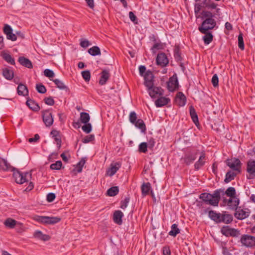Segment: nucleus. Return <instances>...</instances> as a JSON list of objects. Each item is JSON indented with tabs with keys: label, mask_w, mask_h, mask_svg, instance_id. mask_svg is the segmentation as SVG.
Listing matches in <instances>:
<instances>
[{
	"label": "nucleus",
	"mask_w": 255,
	"mask_h": 255,
	"mask_svg": "<svg viewBox=\"0 0 255 255\" xmlns=\"http://www.w3.org/2000/svg\"><path fill=\"white\" fill-rule=\"evenodd\" d=\"M156 62L158 65L164 67L168 64L169 61L166 54L163 52H161L157 54Z\"/></svg>",
	"instance_id": "10"
},
{
	"label": "nucleus",
	"mask_w": 255,
	"mask_h": 255,
	"mask_svg": "<svg viewBox=\"0 0 255 255\" xmlns=\"http://www.w3.org/2000/svg\"><path fill=\"white\" fill-rule=\"evenodd\" d=\"M239 235V231L235 229L231 228L229 236L232 237H237Z\"/></svg>",
	"instance_id": "61"
},
{
	"label": "nucleus",
	"mask_w": 255,
	"mask_h": 255,
	"mask_svg": "<svg viewBox=\"0 0 255 255\" xmlns=\"http://www.w3.org/2000/svg\"><path fill=\"white\" fill-rule=\"evenodd\" d=\"M124 215L122 211L120 210L116 211L113 215V220L114 222L119 224L121 225L122 224V220Z\"/></svg>",
	"instance_id": "19"
},
{
	"label": "nucleus",
	"mask_w": 255,
	"mask_h": 255,
	"mask_svg": "<svg viewBox=\"0 0 255 255\" xmlns=\"http://www.w3.org/2000/svg\"><path fill=\"white\" fill-rule=\"evenodd\" d=\"M26 105L33 111H37L40 109L37 103L32 100H27L26 101Z\"/></svg>",
	"instance_id": "32"
},
{
	"label": "nucleus",
	"mask_w": 255,
	"mask_h": 255,
	"mask_svg": "<svg viewBox=\"0 0 255 255\" xmlns=\"http://www.w3.org/2000/svg\"><path fill=\"white\" fill-rule=\"evenodd\" d=\"M45 104L49 106H52L54 104V101L51 97L46 98L44 99Z\"/></svg>",
	"instance_id": "60"
},
{
	"label": "nucleus",
	"mask_w": 255,
	"mask_h": 255,
	"mask_svg": "<svg viewBox=\"0 0 255 255\" xmlns=\"http://www.w3.org/2000/svg\"><path fill=\"white\" fill-rule=\"evenodd\" d=\"M90 116L87 113L82 112L80 113V120L82 123H88L90 121Z\"/></svg>",
	"instance_id": "36"
},
{
	"label": "nucleus",
	"mask_w": 255,
	"mask_h": 255,
	"mask_svg": "<svg viewBox=\"0 0 255 255\" xmlns=\"http://www.w3.org/2000/svg\"><path fill=\"white\" fill-rule=\"evenodd\" d=\"M178 81H168L167 87L169 91L173 92L178 88Z\"/></svg>",
	"instance_id": "20"
},
{
	"label": "nucleus",
	"mask_w": 255,
	"mask_h": 255,
	"mask_svg": "<svg viewBox=\"0 0 255 255\" xmlns=\"http://www.w3.org/2000/svg\"><path fill=\"white\" fill-rule=\"evenodd\" d=\"M17 90L19 95L25 96L28 95V91L25 85L19 84L17 88Z\"/></svg>",
	"instance_id": "22"
},
{
	"label": "nucleus",
	"mask_w": 255,
	"mask_h": 255,
	"mask_svg": "<svg viewBox=\"0 0 255 255\" xmlns=\"http://www.w3.org/2000/svg\"><path fill=\"white\" fill-rule=\"evenodd\" d=\"M0 167L1 169L3 170H11L14 171L15 168L11 166L9 163H8L6 160L2 159L0 162Z\"/></svg>",
	"instance_id": "26"
},
{
	"label": "nucleus",
	"mask_w": 255,
	"mask_h": 255,
	"mask_svg": "<svg viewBox=\"0 0 255 255\" xmlns=\"http://www.w3.org/2000/svg\"><path fill=\"white\" fill-rule=\"evenodd\" d=\"M174 57L177 62H180L182 61V57L180 52V49L179 47L177 46L175 48L174 50Z\"/></svg>",
	"instance_id": "43"
},
{
	"label": "nucleus",
	"mask_w": 255,
	"mask_h": 255,
	"mask_svg": "<svg viewBox=\"0 0 255 255\" xmlns=\"http://www.w3.org/2000/svg\"><path fill=\"white\" fill-rule=\"evenodd\" d=\"M163 49V45L161 43H154L151 47V50L153 53L155 54L156 52V50H160Z\"/></svg>",
	"instance_id": "48"
},
{
	"label": "nucleus",
	"mask_w": 255,
	"mask_h": 255,
	"mask_svg": "<svg viewBox=\"0 0 255 255\" xmlns=\"http://www.w3.org/2000/svg\"><path fill=\"white\" fill-rule=\"evenodd\" d=\"M62 165V163L61 161H57L55 163L51 164L50 168L52 170H59Z\"/></svg>",
	"instance_id": "45"
},
{
	"label": "nucleus",
	"mask_w": 255,
	"mask_h": 255,
	"mask_svg": "<svg viewBox=\"0 0 255 255\" xmlns=\"http://www.w3.org/2000/svg\"><path fill=\"white\" fill-rule=\"evenodd\" d=\"M12 32V29L8 24H5L3 28V32L7 36Z\"/></svg>",
	"instance_id": "57"
},
{
	"label": "nucleus",
	"mask_w": 255,
	"mask_h": 255,
	"mask_svg": "<svg viewBox=\"0 0 255 255\" xmlns=\"http://www.w3.org/2000/svg\"><path fill=\"white\" fill-rule=\"evenodd\" d=\"M55 198V195L53 193H48L47 195V200L49 202H52Z\"/></svg>",
	"instance_id": "62"
},
{
	"label": "nucleus",
	"mask_w": 255,
	"mask_h": 255,
	"mask_svg": "<svg viewBox=\"0 0 255 255\" xmlns=\"http://www.w3.org/2000/svg\"><path fill=\"white\" fill-rule=\"evenodd\" d=\"M226 163L233 170L238 173L240 172L241 163L239 159L233 158L228 159L226 161Z\"/></svg>",
	"instance_id": "6"
},
{
	"label": "nucleus",
	"mask_w": 255,
	"mask_h": 255,
	"mask_svg": "<svg viewBox=\"0 0 255 255\" xmlns=\"http://www.w3.org/2000/svg\"><path fill=\"white\" fill-rule=\"evenodd\" d=\"M13 176L17 183L21 184L30 180L31 174L28 172L22 173L18 170H14Z\"/></svg>",
	"instance_id": "5"
},
{
	"label": "nucleus",
	"mask_w": 255,
	"mask_h": 255,
	"mask_svg": "<svg viewBox=\"0 0 255 255\" xmlns=\"http://www.w3.org/2000/svg\"><path fill=\"white\" fill-rule=\"evenodd\" d=\"M94 139H95L94 135L91 134V135H89L85 136L83 139L82 141H83V142L86 143H88L90 141H93V140H94Z\"/></svg>",
	"instance_id": "54"
},
{
	"label": "nucleus",
	"mask_w": 255,
	"mask_h": 255,
	"mask_svg": "<svg viewBox=\"0 0 255 255\" xmlns=\"http://www.w3.org/2000/svg\"><path fill=\"white\" fill-rule=\"evenodd\" d=\"M221 214L217 213L213 211H210L209 212V217L217 223H220Z\"/></svg>",
	"instance_id": "31"
},
{
	"label": "nucleus",
	"mask_w": 255,
	"mask_h": 255,
	"mask_svg": "<svg viewBox=\"0 0 255 255\" xmlns=\"http://www.w3.org/2000/svg\"><path fill=\"white\" fill-rule=\"evenodd\" d=\"M221 193H223V190L222 189L215 191L212 194L203 193L200 195L199 198L207 204L213 206H217L221 199Z\"/></svg>",
	"instance_id": "1"
},
{
	"label": "nucleus",
	"mask_w": 255,
	"mask_h": 255,
	"mask_svg": "<svg viewBox=\"0 0 255 255\" xmlns=\"http://www.w3.org/2000/svg\"><path fill=\"white\" fill-rule=\"evenodd\" d=\"M147 144L146 142H142L139 145V151L145 153L147 151Z\"/></svg>",
	"instance_id": "52"
},
{
	"label": "nucleus",
	"mask_w": 255,
	"mask_h": 255,
	"mask_svg": "<svg viewBox=\"0 0 255 255\" xmlns=\"http://www.w3.org/2000/svg\"><path fill=\"white\" fill-rule=\"evenodd\" d=\"M82 76L84 80H90L91 77V74L90 71L85 70L82 71Z\"/></svg>",
	"instance_id": "56"
},
{
	"label": "nucleus",
	"mask_w": 255,
	"mask_h": 255,
	"mask_svg": "<svg viewBox=\"0 0 255 255\" xmlns=\"http://www.w3.org/2000/svg\"><path fill=\"white\" fill-rule=\"evenodd\" d=\"M180 233V230L177 227V225L174 224L171 226V230L169 232V235L173 237H175Z\"/></svg>",
	"instance_id": "39"
},
{
	"label": "nucleus",
	"mask_w": 255,
	"mask_h": 255,
	"mask_svg": "<svg viewBox=\"0 0 255 255\" xmlns=\"http://www.w3.org/2000/svg\"><path fill=\"white\" fill-rule=\"evenodd\" d=\"M216 25V22L214 18H206L202 22L201 25L198 27V30L202 33H205L209 30L213 29Z\"/></svg>",
	"instance_id": "4"
},
{
	"label": "nucleus",
	"mask_w": 255,
	"mask_h": 255,
	"mask_svg": "<svg viewBox=\"0 0 255 255\" xmlns=\"http://www.w3.org/2000/svg\"><path fill=\"white\" fill-rule=\"evenodd\" d=\"M205 35L203 37L204 43L205 44H209L210 43L213 39V36L212 33L210 32L207 31L205 33H204Z\"/></svg>",
	"instance_id": "33"
},
{
	"label": "nucleus",
	"mask_w": 255,
	"mask_h": 255,
	"mask_svg": "<svg viewBox=\"0 0 255 255\" xmlns=\"http://www.w3.org/2000/svg\"><path fill=\"white\" fill-rule=\"evenodd\" d=\"M33 237L35 238H36L38 240L43 241H47L50 240V237L49 235L44 234L42 233V232L40 231H36L34 234Z\"/></svg>",
	"instance_id": "18"
},
{
	"label": "nucleus",
	"mask_w": 255,
	"mask_h": 255,
	"mask_svg": "<svg viewBox=\"0 0 255 255\" xmlns=\"http://www.w3.org/2000/svg\"><path fill=\"white\" fill-rule=\"evenodd\" d=\"M237 173H238L234 170L228 172L226 175V178L224 180L225 182L226 183H228L233 180Z\"/></svg>",
	"instance_id": "30"
},
{
	"label": "nucleus",
	"mask_w": 255,
	"mask_h": 255,
	"mask_svg": "<svg viewBox=\"0 0 255 255\" xmlns=\"http://www.w3.org/2000/svg\"><path fill=\"white\" fill-rule=\"evenodd\" d=\"M190 114L193 122L197 126L199 124L198 118L195 109L193 106L190 107Z\"/></svg>",
	"instance_id": "28"
},
{
	"label": "nucleus",
	"mask_w": 255,
	"mask_h": 255,
	"mask_svg": "<svg viewBox=\"0 0 255 255\" xmlns=\"http://www.w3.org/2000/svg\"><path fill=\"white\" fill-rule=\"evenodd\" d=\"M223 202L232 209H237L239 204V199L236 197H230L229 199H224Z\"/></svg>",
	"instance_id": "11"
},
{
	"label": "nucleus",
	"mask_w": 255,
	"mask_h": 255,
	"mask_svg": "<svg viewBox=\"0 0 255 255\" xmlns=\"http://www.w3.org/2000/svg\"><path fill=\"white\" fill-rule=\"evenodd\" d=\"M53 82L59 89L64 90L67 88L66 85L62 82V81H53Z\"/></svg>",
	"instance_id": "47"
},
{
	"label": "nucleus",
	"mask_w": 255,
	"mask_h": 255,
	"mask_svg": "<svg viewBox=\"0 0 255 255\" xmlns=\"http://www.w3.org/2000/svg\"><path fill=\"white\" fill-rule=\"evenodd\" d=\"M156 98L157 99L155 101V105L156 107H162L167 105L171 101L170 98L163 96H160Z\"/></svg>",
	"instance_id": "13"
},
{
	"label": "nucleus",
	"mask_w": 255,
	"mask_h": 255,
	"mask_svg": "<svg viewBox=\"0 0 255 255\" xmlns=\"http://www.w3.org/2000/svg\"><path fill=\"white\" fill-rule=\"evenodd\" d=\"M241 242L243 245L247 247H252L255 246V237L248 235H243Z\"/></svg>",
	"instance_id": "7"
},
{
	"label": "nucleus",
	"mask_w": 255,
	"mask_h": 255,
	"mask_svg": "<svg viewBox=\"0 0 255 255\" xmlns=\"http://www.w3.org/2000/svg\"><path fill=\"white\" fill-rule=\"evenodd\" d=\"M100 74L101 78L100 80H108L110 76L109 71L106 69L102 70Z\"/></svg>",
	"instance_id": "44"
},
{
	"label": "nucleus",
	"mask_w": 255,
	"mask_h": 255,
	"mask_svg": "<svg viewBox=\"0 0 255 255\" xmlns=\"http://www.w3.org/2000/svg\"><path fill=\"white\" fill-rule=\"evenodd\" d=\"M51 134L52 135V137L54 138L58 148H60L61 145V140L59 131L56 130H52L51 131Z\"/></svg>",
	"instance_id": "21"
},
{
	"label": "nucleus",
	"mask_w": 255,
	"mask_h": 255,
	"mask_svg": "<svg viewBox=\"0 0 255 255\" xmlns=\"http://www.w3.org/2000/svg\"><path fill=\"white\" fill-rule=\"evenodd\" d=\"M18 62L21 65L27 68L31 69L33 68V65L31 61L25 57L20 56L18 58Z\"/></svg>",
	"instance_id": "17"
},
{
	"label": "nucleus",
	"mask_w": 255,
	"mask_h": 255,
	"mask_svg": "<svg viewBox=\"0 0 255 255\" xmlns=\"http://www.w3.org/2000/svg\"><path fill=\"white\" fill-rule=\"evenodd\" d=\"M186 102V98L182 92H178L176 94L175 103V104L179 106H184Z\"/></svg>",
	"instance_id": "14"
},
{
	"label": "nucleus",
	"mask_w": 255,
	"mask_h": 255,
	"mask_svg": "<svg viewBox=\"0 0 255 255\" xmlns=\"http://www.w3.org/2000/svg\"><path fill=\"white\" fill-rule=\"evenodd\" d=\"M226 194L228 196L230 197H236V190L234 187H229L226 192L224 193L223 191V193H221V195Z\"/></svg>",
	"instance_id": "38"
},
{
	"label": "nucleus",
	"mask_w": 255,
	"mask_h": 255,
	"mask_svg": "<svg viewBox=\"0 0 255 255\" xmlns=\"http://www.w3.org/2000/svg\"><path fill=\"white\" fill-rule=\"evenodd\" d=\"M205 153H202L201 155L200 156L198 160L195 163L194 166L196 170H198L201 167L204 165L205 163Z\"/></svg>",
	"instance_id": "29"
},
{
	"label": "nucleus",
	"mask_w": 255,
	"mask_h": 255,
	"mask_svg": "<svg viewBox=\"0 0 255 255\" xmlns=\"http://www.w3.org/2000/svg\"><path fill=\"white\" fill-rule=\"evenodd\" d=\"M230 229L228 226H224L221 229L222 233L226 236H229L230 234Z\"/></svg>",
	"instance_id": "59"
},
{
	"label": "nucleus",
	"mask_w": 255,
	"mask_h": 255,
	"mask_svg": "<svg viewBox=\"0 0 255 255\" xmlns=\"http://www.w3.org/2000/svg\"><path fill=\"white\" fill-rule=\"evenodd\" d=\"M238 46L242 50L245 48L243 34L241 33L238 36Z\"/></svg>",
	"instance_id": "46"
},
{
	"label": "nucleus",
	"mask_w": 255,
	"mask_h": 255,
	"mask_svg": "<svg viewBox=\"0 0 255 255\" xmlns=\"http://www.w3.org/2000/svg\"><path fill=\"white\" fill-rule=\"evenodd\" d=\"M196 154L187 155L184 158V161L187 164H190L196 159Z\"/></svg>",
	"instance_id": "37"
},
{
	"label": "nucleus",
	"mask_w": 255,
	"mask_h": 255,
	"mask_svg": "<svg viewBox=\"0 0 255 255\" xmlns=\"http://www.w3.org/2000/svg\"><path fill=\"white\" fill-rule=\"evenodd\" d=\"M1 57L2 58L6 61L7 63L11 64V65H14L15 64V61L13 58L11 57V56L4 51H2L0 54Z\"/></svg>",
	"instance_id": "23"
},
{
	"label": "nucleus",
	"mask_w": 255,
	"mask_h": 255,
	"mask_svg": "<svg viewBox=\"0 0 255 255\" xmlns=\"http://www.w3.org/2000/svg\"><path fill=\"white\" fill-rule=\"evenodd\" d=\"M250 213V211L248 209H239L236 211L235 216L238 219L243 220L247 218L249 216Z\"/></svg>",
	"instance_id": "15"
},
{
	"label": "nucleus",
	"mask_w": 255,
	"mask_h": 255,
	"mask_svg": "<svg viewBox=\"0 0 255 255\" xmlns=\"http://www.w3.org/2000/svg\"><path fill=\"white\" fill-rule=\"evenodd\" d=\"M136 119L137 117L136 113L134 112H131L129 115L130 122L132 124H134V123L137 121Z\"/></svg>",
	"instance_id": "58"
},
{
	"label": "nucleus",
	"mask_w": 255,
	"mask_h": 255,
	"mask_svg": "<svg viewBox=\"0 0 255 255\" xmlns=\"http://www.w3.org/2000/svg\"><path fill=\"white\" fill-rule=\"evenodd\" d=\"M36 88L37 91L40 93L43 94L46 91L45 87L40 84H37Z\"/></svg>",
	"instance_id": "55"
},
{
	"label": "nucleus",
	"mask_w": 255,
	"mask_h": 255,
	"mask_svg": "<svg viewBox=\"0 0 255 255\" xmlns=\"http://www.w3.org/2000/svg\"><path fill=\"white\" fill-rule=\"evenodd\" d=\"M121 164L120 162L112 163L110 167L107 171V174L110 176H113L121 167Z\"/></svg>",
	"instance_id": "16"
},
{
	"label": "nucleus",
	"mask_w": 255,
	"mask_h": 255,
	"mask_svg": "<svg viewBox=\"0 0 255 255\" xmlns=\"http://www.w3.org/2000/svg\"><path fill=\"white\" fill-rule=\"evenodd\" d=\"M44 75L46 77H48V78H52L54 77V72L50 69H46L44 70L43 71Z\"/></svg>",
	"instance_id": "50"
},
{
	"label": "nucleus",
	"mask_w": 255,
	"mask_h": 255,
	"mask_svg": "<svg viewBox=\"0 0 255 255\" xmlns=\"http://www.w3.org/2000/svg\"><path fill=\"white\" fill-rule=\"evenodd\" d=\"M17 224L20 226H22L20 223H17ZM4 225L8 228L12 229L17 225V222L11 218H8L4 221Z\"/></svg>",
	"instance_id": "24"
},
{
	"label": "nucleus",
	"mask_w": 255,
	"mask_h": 255,
	"mask_svg": "<svg viewBox=\"0 0 255 255\" xmlns=\"http://www.w3.org/2000/svg\"><path fill=\"white\" fill-rule=\"evenodd\" d=\"M129 201V199L128 198H126L125 200L122 202L121 208L122 209H125L128 205V204Z\"/></svg>",
	"instance_id": "64"
},
{
	"label": "nucleus",
	"mask_w": 255,
	"mask_h": 255,
	"mask_svg": "<svg viewBox=\"0 0 255 255\" xmlns=\"http://www.w3.org/2000/svg\"><path fill=\"white\" fill-rule=\"evenodd\" d=\"M86 163V159L84 158L81 159V160L77 163L75 167V170L78 172H81L82 171L83 166Z\"/></svg>",
	"instance_id": "41"
},
{
	"label": "nucleus",
	"mask_w": 255,
	"mask_h": 255,
	"mask_svg": "<svg viewBox=\"0 0 255 255\" xmlns=\"http://www.w3.org/2000/svg\"><path fill=\"white\" fill-rule=\"evenodd\" d=\"M2 75L7 80H12L13 78L14 73L12 70L5 68L3 69Z\"/></svg>",
	"instance_id": "27"
},
{
	"label": "nucleus",
	"mask_w": 255,
	"mask_h": 255,
	"mask_svg": "<svg viewBox=\"0 0 255 255\" xmlns=\"http://www.w3.org/2000/svg\"><path fill=\"white\" fill-rule=\"evenodd\" d=\"M119 193V188L117 186H114L107 191V194L110 196H114L118 194Z\"/></svg>",
	"instance_id": "40"
},
{
	"label": "nucleus",
	"mask_w": 255,
	"mask_h": 255,
	"mask_svg": "<svg viewBox=\"0 0 255 255\" xmlns=\"http://www.w3.org/2000/svg\"><path fill=\"white\" fill-rule=\"evenodd\" d=\"M88 53L92 56H96L101 55V51L99 47L97 46H93L89 48L88 51Z\"/></svg>",
	"instance_id": "34"
},
{
	"label": "nucleus",
	"mask_w": 255,
	"mask_h": 255,
	"mask_svg": "<svg viewBox=\"0 0 255 255\" xmlns=\"http://www.w3.org/2000/svg\"><path fill=\"white\" fill-rule=\"evenodd\" d=\"M43 121L45 126L47 127H50L53 123V118L52 113L49 110H46L43 112L42 114Z\"/></svg>",
	"instance_id": "9"
},
{
	"label": "nucleus",
	"mask_w": 255,
	"mask_h": 255,
	"mask_svg": "<svg viewBox=\"0 0 255 255\" xmlns=\"http://www.w3.org/2000/svg\"><path fill=\"white\" fill-rule=\"evenodd\" d=\"M139 74L144 78V80H153L154 75L153 72L150 70H146L145 66L140 65L139 67Z\"/></svg>",
	"instance_id": "8"
},
{
	"label": "nucleus",
	"mask_w": 255,
	"mask_h": 255,
	"mask_svg": "<svg viewBox=\"0 0 255 255\" xmlns=\"http://www.w3.org/2000/svg\"><path fill=\"white\" fill-rule=\"evenodd\" d=\"M233 221V217L231 215L223 214L221 215L220 223L223 222L225 224H229Z\"/></svg>",
	"instance_id": "25"
},
{
	"label": "nucleus",
	"mask_w": 255,
	"mask_h": 255,
	"mask_svg": "<svg viewBox=\"0 0 255 255\" xmlns=\"http://www.w3.org/2000/svg\"><path fill=\"white\" fill-rule=\"evenodd\" d=\"M143 84L146 87L148 94L152 99L163 96L164 90L160 87L155 86L153 81H144Z\"/></svg>",
	"instance_id": "2"
},
{
	"label": "nucleus",
	"mask_w": 255,
	"mask_h": 255,
	"mask_svg": "<svg viewBox=\"0 0 255 255\" xmlns=\"http://www.w3.org/2000/svg\"><path fill=\"white\" fill-rule=\"evenodd\" d=\"M151 186L149 183H143L141 186L142 194L143 196L147 195L149 194Z\"/></svg>",
	"instance_id": "35"
},
{
	"label": "nucleus",
	"mask_w": 255,
	"mask_h": 255,
	"mask_svg": "<svg viewBox=\"0 0 255 255\" xmlns=\"http://www.w3.org/2000/svg\"><path fill=\"white\" fill-rule=\"evenodd\" d=\"M134 124L136 127L140 128L142 131L145 130V126L142 120H137Z\"/></svg>",
	"instance_id": "42"
},
{
	"label": "nucleus",
	"mask_w": 255,
	"mask_h": 255,
	"mask_svg": "<svg viewBox=\"0 0 255 255\" xmlns=\"http://www.w3.org/2000/svg\"><path fill=\"white\" fill-rule=\"evenodd\" d=\"M129 17L131 21H132L134 24L138 23V20L136 15L134 14V13L132 11H130L129 12Z\"/></svg>",
	"instance_id": "53"
},
{
	"label": "nucleus",
	"mask_w": 255,
	"mask_h": 255,
	"mask_svg": "<svg viewBox=\"0 0 255 255\" xmlns=\"http://www.w3.org/2000/svg\"><path fill=\"white\" fill-rule=\"evenodd\" d=\"M80 45L82 47L86 48L90 45V43L87 40H83L80 42Z\"/></svg>",
	"instance_id": "63"
},
{
	"label": "nucleus",
	"mask_w": 255,
	"mask_h": 255,
	"mask_svg": "<svg viewBox=\"0 0 255 255\" xmlns=\"http://www.w3.org/2000/svg\"><path fill=\"white\" fill-rule=\"evenodd\" d=\"M33 219L39 223L46 225L55 224L61 221V219L57 217H48L38 215L33 216Z\"/></svg>",
	"instance_id": "3"
},
{
	"label": "nucleus",
	"mask_w": 255,
	"mask_h": 255,
	"mask_svg": "<svg viewBox=\"0 0 255 255\" xmlns=\"http://www.w3.org/2000/svg\"><path fill=\"white\" fill-rule=\"evenodd\" d=\"M247 171L249 173L248 179H253L255 176V160H250L247 163Z\"/></svg>",
	"instance_id": "12"
},
{
	"label": "nucleus",
	"mask_w": 255,
	"mask_h": 255,
	"mask_svg": "<svg viewBox=\"0 0 255 255\" xmlns=\"http://www.w3.org/2000/svg\"><path fill=\"white\" fill-rule=\"evenodd\" d=\"M85 125L82 127V130L86 133H89L92 130V126L90 123L84 124Z\"/></svg>",
	"instance_id": "49"
},
{
	"label": "nucleus",
	"mask_w": 255,
	"mask_h": 255,
	"mask_svg": "<svg viewBox=\"0 0 255 255\" xmlns=\"http://www.w3.org/2000/svg\"><path fill=\"white\" fill-rule=\"evenodd\" d=\"M202 18H210V17L213 18L214 15L213 13L208 11H203L202 12Z\"/></svg>",
	"instance_id": "51"
}]
</instances>
